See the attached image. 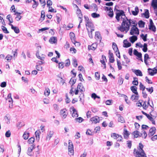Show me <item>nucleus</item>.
I'll list each match as a JSON object with an SVG mask.
<instances>
[{"mask_svg":"<svg viewBox=\"0 0 157 157\" xmlns=\"http://www.w3.org/2000/svg\"><path fill=\"white\" fill-rule=\"evenodd\" d=\"M147 118L152 122V123L154 124H155V122L153 117H151L149 115L147 116Z\"/></svg>","mask_w":157,"mask_h":157,"instance_id":"obj_51","label":"nucleus"},{"mask_svg":"<svg viewBox=\"0 0 157 157\" xmlns=\"http://www.w3.org/2000/svg\"><path fill=\"white\" fill-rule=\"evenodd\" d=\"M70 111L72 113V116L75 119L78 117L77 111L74 107H72L71 108Z\"/></svg>","mask_w":157,"mask_h":157,"instance_id":"obj_9","label":"nucleus"},{"mask_svg":"<svg viewBox=\"0 0 157 157\" xmlns=\"http://www.w3.org/2000/svg\"><path fill=\"white\" fill-rule=\"evenodd\" d=\"M12 56L10 55H8L6 57L5 59L8 62H10L12 59Z\"/></svg>","mask_w":157,"mask_h":157,"instance_id":"obj_46","label":"nucleus"},{"mask_svg":"<svg viewBox=\"0 0 157 157\" xmlns=\"http://www.w3.org/2000/svg\"><path fill=\"white\" fill-rule=\"evenodd\" d=\"M45 17V12L44 11H42L41 12V16L40 18V20L42 21H43Z\"/></svg>","mask_w":157,"mask_h":157,"instance_id":"obj_52","label":"nucleus"},{"mask_svg":"<svg viewBox=\"0 0 157 157\" xmlns=\"http://www.w3.org/2000/svg\"><path fill=\"white\" fill-rule=\"evenodd\" d=\"M36 69L38 71H41L42 70V67L40 65H37L36 66Z\"/></svg>","mask_w":157,"mask_h":157,"instance_id":"obj_60","label":"nucleus"},{"mask_svg":"<svg viewBox=\"0 0 157 157\" xmlns=\"http://www.w3.org/2000/svg\"><path fill=\"white\" fill-rule=\"evenodd\" d=\"M70 36L72 42H74L75 40V34L73 32H71L70 33Z\"/></svg>","mask_w":157,"mask_h":157,"instance_id":"obj_34","label":"nucleus"},{"mask_svg":"<svg viewBox=\"0 0 157 157\" xmlns=\"http://www.w3.org/2000/svg\"><path fill=\"white\" fill-rule=\"evenodd\" d=\"M35 148V146L32 145L30 146L28 148L27 151V154L30 156L32 155L33 153V150Z\"/></svg>","mask_w":157,"mask_h":157,"instance_id":"obj_13","label":"nucleus"},{"mask_svg":"<svg viewBox=\"0 0 157 157\" xmlns=\"http://www.w3.org/2000/svg\"><path fill=\"white\" fill-rule=\"evenodd\" d=\"M136 24L137 23L135 20L128 19L127 18L123 20L121 25L117 28L121 32L126 33L129 30L130 26H131L132 25Z\"/></svg>","mask_w":157,"mask_h":157,"instance_id":"obj_1","label":"nucleus"},{"mask_svg":"<svg viewBox=\"0 0 157 157\" xmlns=\"http://www.w3.org/2000/svg\"><path fill=\"white\" fill-rule=\"evenodd\" d=\"M35 139L34 137H31L28 140V143L30 144H32L34 142Z\"/></svg>","mask_w":157,"mask_h":157,"instance_id":"obj_41","label":"nucleus"},{"mask_svg":"<svg viewBox=\"0 0 157 157\" xmlns=\"http://www.w3.org/2000/svg\"><path fill=\"white\" fill-rule=\"evenodd\" d=\"M34 2V3L32 6V7L33 8L36 9L38 5V2H36L35 0H33Z\"/></svg>","mask_w":157,"mask_h":157,"instance_id":"obj_58","label":"nucleus"},{"mask_svg":"<svg viewBox=\"0 0 157 157\" xmlns=\"http://www.w3.org/2000/svg\"><path fill=\"white\" fill-rule=\"evenodd\" d=\"M129 134L128 132L126 129H124L123 132V135L124 138L125 139H127Z\"/></svg>","mask_w":157,"mask_h":157,"instance_id":"obj_27","label":"nucleus"},{"mask_svg":"<svg viewBox=\"0 0 157 157\" xmlns=\"http://www.w3.org/2000/svg\"><path fill=\"white\" fill-rule=\"evenodd\" d=\"M86 25L87 30H94V27L91 21L87 17L84 16Z\"/></svg>","mask_w":157,"mask_h":157,"instance_id":"obj_4","label":"nucleus"},{"mask_svg":"<svg viewBox=\"0 0 157 157\" xmlns=\"http://www.w3.org/2000/svg\"><path fill=\"white\" fill-rule=\"evenodd\" d=\"M133 53L137 57V59L141 60L142 62H143L142 59V54L140 52H139L136 50H134L133 51Z\"/></svg>","mask_w":157,"mask_h":157,"instance_id":"obj_10","label":"nucleus"},{"mask_svg":"<svg viewBox=\"0 0 157 157\" xmlns=\"http://www.w3.org/2000/svg\"><path fill=\"white\" fill-rule=\"evenodd\" d=\"M149 29L153 31L154 32L156 31V28L155 26L154 25V23L152 21L151 19L150 21V24L149 26Z\"/></svg>","mask_w":157,"mask_h":157,"instance_id":"obj_15","label":"nucleus"},{"mask_svg":"<svg viewBox=\"0 0 157 157\" xmlns=\"http://www.w3.org/2000/svg\"><path fill=\"white\" fill-rule=\"evenodd\" d=\"M13 12H15V13L14 14L16 15L15 19L17 21H19L22 17V16L20 15V14L21 13L18 12H15L14 10Z\"/></svg>","mask_w":157,"mask_h":157,"instance_id":"obj_20","label":"nucleus"},{"mask_svg":"<svg viewBox=\"0 0 157 157\" xmlns=\"http://www.w3.org/2000/svg\"><path fill=\"white\" fill-rule=\"evenodd\" d=\"M102 59L100 61L101 63L104 66V68L105 69L106 68V64L105 63V61H106V57L105 56H102Z\"/></svg>","mask_w":157,"mask_h":157,"instance_id":"obj_26","label":"nucleus"},{"mask_svg":"<svg viewBox=\"0 0 157 157\" xmlns=\"http://www.w3.org/2000/svg\"><path fill=\"white\" fill-rule=\"evenodd\" d=\"M139 95L138 94H134L132 95L131 97V99L132 101L137 100L139 99Z\"/></svg>","mask_w":157,"mask_h":157,"instance_id":"obj_30","label":"nucleus"},{"mask_svg":"<svg viewBox=\"0 0 157 157\" xmlns=\"http://www.w3.org/2000/svg\"><path fill=\"white\" fill-rule=\"evenodd\" d=\"M151 6L154 9H157V0H152Z\"/></svg>","mask_w":157,"mask_h":157,"instance_id":"obj_25","label":"nucleus"},{"mask_svg":"<svg viewBox=\"0 0 157 157\" xmlns=\"http://www.w3.org/2000/svg\"><path fill=\"white\" fill-rule=\"evenodd\" d=\"M90 121L93 123L95 124L99 122V118L98 117L96 116L91 118L90 119Z\"/></svg>","mask_w":157,"mask_h":157,"instance_id":"obj_19","label":"nucleus"},{"mask_svg":"<svg viewBox=\"0 0 157 157\" xmlns=\"http://www.w3.org/2000/svg\"><path fill=\"white\" fill-rule=\"evenodd\" d=\"M91 97L94 99H95L96 98H100V97L97 96L95 93H93L91 94Z\"/></svg>","mask_w":157,"mask_h":157,"instance_id":"obj_54","label":"nucleus"},{"mask_svg":"<svg viewBox=\"0 0 157 157\" xmlns=\"http://www.w3.org/2000/svg\"><path fill=\"white\" fill-rule=\"evenodd\" d=\"M85 89L83 85L81 83H80L78 85L77 89H75V94H78L79 92L82 94L83 92L85 91Z\"/></svg>","mask_w":157,"mask_h":157,"instance_id":"obj_6","label":"nucleus"},{"mask_svg":"<svg viewBox=\"0 0 157 157\" xmlns=\"http://www.w3.org/2000/svg\"><path fill=\"white\" fill-rule=\"evenodd\" d=\"M54 134V132L52 131H49L46 135V141H49L51 138L52 137Z\"/></svg>","mask_w":157,"mask_h":157,"instance_id":"obj_16","label":"nucleus"},{"mask_svg":"<svg viewBox=\"0 0 157 157\" xmlns=\"http://www.w3.org/2000/svg\"><path fill=\"white\" fill-rule=\"evenodd\" d=\"M91 16L94 18H98L100 17V15L99 14L94 13L91 14Z\"/></svg>","mask_w":157,"mask_h":157,"instance_id":"obj_55","label":"nucleus"},{"mask_svg":"<svg viewBox=\"0 0 157 157\" xmlns=\"http://www.w3.org/2000/svg\"><path fill=\"white\" fill-rule=\"evenodd\" d=\"M143 145L141 143L139 144V147L137 149H135L134 154L136 157H147L146 154L143 150Z\"/></svg>","mask_w":157,"mask_h":157,"instance_id":"obj_2","label":"nucleus"},{"mask_svg":"<svg viewBox=\"0 0 157 157\" xmlns=\"http://www.w3.org/2000/svg\"><path fill=\"white\" fill-rule=\"evenodd\" d=\"M97 47V44L96 43L93 44L90 46H88V49L89 50H94Z\"/></svg>","mask_w":157,"mask_h":157,"instance_id":"obj_23","label":"nucleus"},{"mask_svg":"<svg viewBox=\"0 0 157 157\" xmlns=\"http://www.w3.org/2000/svg\"><path fill=\"white\" fill-rule=\"evenodd\" d=\"M137 38L136 36H133L129 38V40L132 43H133L137 40Z\"/></svg>","mask_w":157,"mask_h":157,"instance_id":"obj_38","label":"nucleus"},{"mask_svg":"<svg viewBox=\"0 0 157 157\" xmlns=\"http://www.w3.org/2000/svg\"><path fill=\"white\" fill-rule=\"evenodd\" d=\"M118 121L121 123H124L125 122V120L123 117L121 116L118 118Z\"/></svg>","mask_w":157,"mask_h":157,"instance_id":"obj_57","label":"nucleus"},{"mask_svg":"<svg viewBox=\"0 0 157 157\" xmlns=\"http://www.w3.org/2000/svg\"><path fill=\"white\" fill-rule=\"evenodd\" d=\"M144 16L146 18H148L149 17V13L148 10H146L145 13L144 14Z\"/></svg>","mask_w":157,"mask_h":157,"instance_id":"obj_64","label":"nucleus"},{"mask_svg":"<svg viewBox=\"0 0 157 157\" xmlns=\"http://www.w3.org/2000/svg\"><path fill=\"white\" fill-rule=\"evenodd\" d=\"M105 10H107L108 15L111 17H113V10L111 7H105Z\"/></svg>","mask_w":157,"mask_h":157,"instance_id":"obj_12","label":"nucleus"},{"mask_svg":"<svg viewBox=\"0 0 157 157\" xmlns=\"http://www.w3.org/2000/svg\"><path fill=\"white\" fill-rule=\"evenodd\" d=\"M50 94V90L49 88H47L45 89L44 92V94L46 96H48Z\"/></svg>","mask_w":157,"mask_h":157,"instance_id":"obj_44","label":"nucleus"},{"mask_svg":"<svg viewBox=\"0 0 157 157\" xmlns=\"http://www.w3.org/2000/svg\"><path fill=\"white\" fill-rule=\"evenodd\" d=\"M133 79L134 80L132 81V83L135 85L137 86L138 84L137 78L136 77H134Z\"/></svg>","mask_w":157,"mask_h":157,"instance_id":"obj_43","label":"nucleus"},{"mask_svg":"<svg viewBox=\"0 0 157 157\" xmlns=\"http://www.w3.org/2000/svg\"><path fill=\"white\" fill-rule=\"evenodd\" d=\"M119 136V135L115 133H113L111 135V137L114 139H116V140L117 139L118 136Z\"/></svg>","mask_w":157,"mask_h":157,"instance_id":"obj_48","label":"nucleus"},{"mask_svg":"<svg viewBox=\"0 0 157 157\" xmlns=\"http://www.w3.org/2000/svg\"><path fill=\"white\" fill-rule=\"evenodd\" d=\"M148 71L150 75H153L157 72V67H155L152 69L149 68L148 69Z\"/></svg>","mask_w":157,"mask_h":157,"instance_id":"obj_11","label":"nucleus"},{"mask_svg":"<svg viewBox=\"0 0 157 157\" xmlns=\"http://www.w3.org/2000/svg\"><path fill=\"white\" fill-rule=\"evenodd\" d=\"M36 57L42 60H44V58H45V55H42L41 56H40L39 54V52L38 51L36 53Z\"/></svg>","mask_w":157,"mask_h":157,"instance_id":"obj_24","label":"nucleus"},{"mask_svg":"<svg viewBox=\"0 0 157 157\" xmlns=\"http://www.w3.org/2000/svg\"><path fill=\"white\" fill-rule=\"evenodd\" d=\"M68 154L70 157H71L74 155L73 144L70 140L68 141Z\"/></svg>","mask_w":157,"mask_h":157,"instance_id":"obj_5","label":"nucleus"},{"mask_svg":"<svg viewBox=\"0 0 157 157\" xmlns=\"http://www.w3.org/2000/svg\"><path fill=\"white\" fill-rule=\"evenodd\" d=\"M132 71L137 76H143L141 71L139 70L132 69Z\"/></svg>","mask_w":157,"mask_h":157,"instance_id":"obj_18","label":"nucleus"},{"mask_svg":"<svg viewBox=\"0 0 157 157\" xmlns=\"http://www.w3.org/2000/svg\"><path fill=\"white\" fill-rule=\"evenodd\" d=\"M116 18L118 21H123L127 17H126L124 11L123 10H117L116 13Z\"/></svg>","mask_w":157,"mask_h":157,"instance_id":"obj_3","label":"nucleus"},{"mask_svg":"<svg viewBox=\"0 0 157 157\" xmlns=\"http://www.w3.org/2000/svg\"><path fill=\"white\" fill-rule=\"evenodd\" d=\"M109 62L111 63H113L115 60L113 56V53L111 52L110 50H109Z\"/></svg>","mask_w":157,"mask_h":157,"instance_id":"obj_17","label":"nucleus"},{"mask_svg":"<svg viewBox=\"0 0 157 157\" xmlns=\"http://www.w3.org/2000/svg\"><path fill=\"white\" fill-rule=\"evenodd\" d=\"M60 114L63 118H65L67 117V115L66 109H61L60 111Z\"/></svg>","mask_w":157,"mask_h":157,"instance_id":"obj_14","label":"nucleus"},{"mask_svg":"<svg viewBox=\"0 0 157 157\" xmlns=\"http://www.w3.org/2000/svg\"><path fill=\"white\" fill-rule=\"evenodd\" d=\"M141 37L144 41H146L147 40V34L144 35V34H142L141 35Z\"/></svg>","mask_w":157,"mask_h":157,"instance_id":"obj_62","label":"nucleus"},{"mask_svg":"<svg viewBox=\"0 0 157 157\" xmlns=\"http://www.w3.org/2000/svg\"><path fill=\"white\" fill-rule=\"evenodd\" d=\"M4 119L5 121H6L7 123L8 124L10 122V117L8 115H6Z\"/></svg>","mask_w":157,"mask_h":157,"instance_id":"obj_49","label":"nucleus"},{"mask_svg":"<svg viewBox=\"0 0 157 157\" xmlns=\"http://www.w3.org/2000/svg\"><path fill=\"white\" fill-rule=\"evenodd\" d=\"M74 5L75 6V7L76 8V14H77V16L79 19V20H80V23H81L82 22V13L81 11L79 9L78 7L76 5L74 4Z\"/></svg>","mask_w":157,"mask_h":157,"instance_id":"obj_8","label":"nucleus"},{"mask_svg":"<svg viewBox=\"0 0 157 157\" xmlns=\"http://www.w3.org/2000/svg\"><path fill=\"white\" fill-rule=\"evenodd\" d=\"M139 12V10L137 6H136L135 8V10H132V13L133 15L136 16L138 14Z\"/></svg>","mask_w":157,"mask_h":157,"instance_id":"obj_32","label":"nucleus"},{"mask_svg":"<svg viewBox=\"0 0 157 157\" xmlns=\"http://www.w3.org/2000/svg\"><path fill=\"white\" fill-rule=\"evenodd\" d=\"M145 88V87L143 85V84L140 82V90H142V91H144Z\"/></svg>","mask_w":157,"mask_h":157,"instance_id":"obj_63","label":"nucleus"},{"mask_svg":"<svg viewBox=\"0 0 157 157\" xmlns=\"http://www.w3.org/2000/svg\"><path fill=\"white\" fill-rule=\"evenodd\" d=\"M122 96L124 97L125 101L127 104H130L131 102L130 101L128 100V97L127 96L124 94H122Z\"/></svg>","mask_w":157,"mask_h":157,"instance_id":"obj_42","label":"nucleus"},{"mask_svg":"<svg viewBox=\"0 0 157 157\" xmlns=\"http://www.w3.org/2000/svg\"><path fill=\"white\" fill-rule=\"evenodd\" d=\"M113 48L115 52H117L118 51V49L117 45L115 43H113Z\"/></svg>","mask_w":157,"mask_h":157,"instance_id":"obj_56","label":"nucleus"},{"mask_svg":"<svg viewBox=\"0 0 157 157\" xmlns=\"http://www.w3.org/2000/svg\"><path fill=\"white\" fill-rule=\"evenodd\" d=\"M76 82V79L74 78H72L70 80L69 83L71 85V86L74 84Z\"/></svg>","mask_w":157,"mask_h":157,"instance_id":"obj_37","label":"nucleus"},{"mask_svg":"<svg viewBox=\"0 0 157 157\" xmlns=\"http://www.w3.org/2000/svg\"><path fill=\"white\" fill-rule=\"evenodd\" d=\"M10 103L13 102V100L11 97V94H9L7 96V99H6Z\"/></svg>","mask_w":157,"mask_h":157,"instance_id":"obj_50","label":"nucleus"},{"mask_svg":"<svg viewBox=\"0 0 157 157\" xmlns=\"http://www.w3.org/2000/svg\"><path fill=\"white\" fill-rule=\"evenodd\" d=\"M155 130L156 129L155 127H153L151 128L149 130V132L148 134V135L150 136L153 135L155 132Z\"/></svg>","mask_w":157,"mask_h":157,"instance_id":"obj_29","label":"nucleus"},{"mask_svg":"<svg viewBox=\"0 0 157 157\" xmlns=\"http://www.w3.org/2000/svg\"><path fill=\"white\" fill-rule=\"evenodd\" d=\"M2 29L3 32L5 33H9V32L7 30L6 28L4 26H2Z\"/></svg>","mask_w":157,"mask_h":157,"instance_id":"obj_61","label":"nucleus"},{"mask_svg":"<svg viewBox=\"0 0 157 157\" xmlns=\"http://www.w3.org/2000/svg\"><path fill=\"white\" fill-rule=\"evenodd\" d=\"M9 25L11 26V28L13 30L14 32L16 33H18L20 32V30L19 28L15 26H14L12 24L9 23Z\"/></svg>","mask_w":157,"mask_h":157,"instance_id":"obj_22","label":"nucleus"},{"mask_svg":"<svg viewBox=\"0 0 157 157\" xmlns=\"http://www.w3.org/2000/svg\"><path fill=\"white\" fill-rule=\"evenodd\" d=\"M149 98L148 102H147L146 101H144L143 102V105H142V106L144 109H146L147 108L148 105H149Z\"/></svg>","mask_w":157,"mask_h":157,"instance_id":"obj_31","label":"nucleus"},{"mask_svg":"<svg viewBox=\"0 0 157 157\" xmlns=\"http://www.w3.org/2000/svg\"><path fill=\"white\" fill-rule=\"evenodd\" d=\"M130 88L132 92L134 94H138L137 91V88L136 86H132Z\"/></svg>","mask_w":157,"mask_h":157,"instance_id":"obj_33","label":"nucleus"},{"mask_svg":"<svg viewBox=\"0 0 157 157\" xmlns=\"http://www.w3.org/2000/svg\"><path fill=\"white\" fill-rule=\"evenodd\" d=\"M133 134L135 138H137L139 136H140L139 134V133L138 131H135L133 132Z\"/></svg>","mask_w":157,"mask_h":157,"instance_id":"obj_45","label":"nucleus"},{"mask_svg":"<svg viewBox=\"0 0 157 157\" xmlns=\"http://www.w3.org/2000/svg\"><path fill=\"white\" fill-rule=\"evenodd\" d=\"M6 18L9 20L10 22L9 23L11 24L13 22V20L10 15H8L6 17Z\"/></svg>","mask_w":157,"mask_h":157,"instance_id":"obj_53","label":"nucleus"},{"mask_svg":"<svg viewBox=\"0 0 157 157\" xmlns=\"http://www.w3.org/2000/svg\"><path fill=\"white\" fill-rule=\"evenodd\" d=\"M75 122L80 123L83 121V119L81 117H76L75 119Z\"/></svg>","mask_w":157,"mask_h":157,"instance_id":"obj_39","label":"nucleus"},{"mask_svg":"<svg viewBox=\"0 0 157 157\" xmlns=\"http://www.w3.org/2000/svg\"><path fill=\"white\" fill-rule=\"evenodd\" d=\"M35 137L36 138V140L39 141V140H40V132L39 131H36L35 132Z\"/></svg>","mask_w":157,"mask_h":157,"instance_id":"obj_35","label":"nucleus"},{"mask_svg":"<svg viewBox=\"0 0 157 157\" xmlns=\"http://www.w3.org/2000/svg\"><path fill=\"white\" fill-rule=\"evenodd\" d=\"M117 64L118 69L119 70H121L122 68L121 63L120 60L117 59Z\"/></svg>","mask_w":157,"mask_h":157,"instance_id":"obj_40","label":"nucleus"},{"mask_svg":"<svg viewBox=\"0 0 157 157\" xmlns=\"http://www.w3.org/2000/svg\"><path fill=\"white\" fill-rule=\"evenodd\" d=\"M123 44V46L124 47L128 48L131 46V44L126 40H124Z\"/></svg>","mask_w":157,"mask_h":157,"instance_id":"obj_28","label":"nucleus"},{"mask_svg":"<svg viewBox=\"0 0 157 157\" xmlns=\"http://www.w3.org/2000/svg\"><path fill=\"white\" fill-rule=\"evenodd\" d=\"M143 50L144 52H146L147 51V45L146 43H144V45H143Z\"/></svg>","mask_w":157,"mask_h":157,"instance_id":"obj_59","label":"nucleus"},{"mask_svg":"<svg viewBox=\"0 0 157 157\" xmlns=\"http://www.w3.org/2000/svg\"><path fill=\"white\" fill-rule=\"evenodd\" d=\"M29 133L27 132H25L23 135V137L25 140H27L29 138Z\"/></svg>","mask_w":157,"mask_h":157,"instance_id":"obj_36","label":"nucleus"},{"mask_svg":"<svg viewBox=\"0 0 157 157\" xmlns=\"http://www.w3.org/2000/svg\"><path fill=\"white\" fill-rule=\"evenodd\" d=\"M138 25L140 27L143 28L144 26V22L142 21H140L138 22Z\"/></svg>","mask_w":157,"mask_h":157,"instance_id":"obj_47","label":"nucleus"},{"mask_svg":"<svg viewBox=\"0 0 157 157\" xmlns=\"http://www.w3.org/2000/svg\"><path fill=\"white\" fill-rule=\"evenodd\" d=\"M57 39L56 37L52 36L49 40V42L52 44H56L57 42Z\"/></svg>","mask_w":157,"mask_h":157,"instance_id":"obj_21","label":"nucleus"},{"mask_svg":"<svg viewBox=\"0 0 157 157\" xmlns=\"http://www.w3.org/2000/svg\"><path fill=\"white\" fill-rule=\"evenodd\" d=\"M132 25V26L130 31V34L131 35H139V31L138 29L135 26L136 25Z\"/></svg>","mask_w":157,"mask_h":157,"instance_id":"obj_7","label":"nucleus"}]
</instances>
